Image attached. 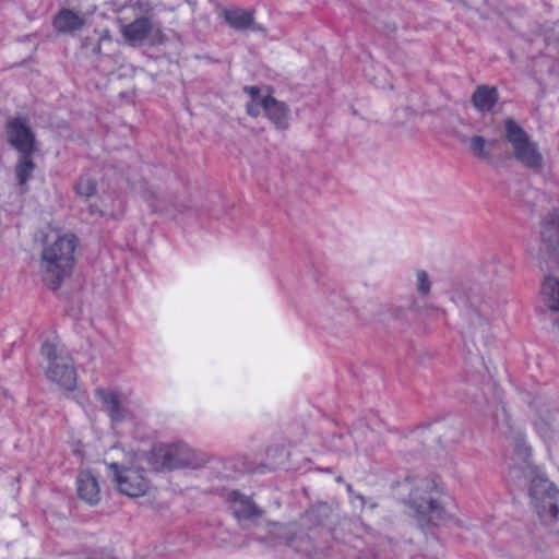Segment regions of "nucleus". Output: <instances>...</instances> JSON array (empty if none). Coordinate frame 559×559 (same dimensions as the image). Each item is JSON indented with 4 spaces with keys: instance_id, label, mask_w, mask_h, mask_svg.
Segmentation results:
<instances>
[{
    "instance_id": "obj_6",
    "label": "nucleus",
    "mask_w": 559,
    "mask_h": 559,
    "mask_svg": "<svg viewBox=\"0 0 559 559\" xmlns=\"http://www.w3.org/2000/svg\"><path fill=\"white\" fill-rule=\"evenodd\" d=\"M506 136L512 146L515 159L527 168L540 170L544 166V157L536 142L519 126L515 120L508 118L504 121Z\"/></svg>"
},
{
    "instance_id": "obj_14",
    "label": "nucleus",
    "mask_w": 559,
    "mask_h": 559,
    "mask_svg": "<svg viewBox=\"0 0 559 559\" xmlns=\"http://www.w3.org/2000/svg\"><path fill=\"white\" fill-rule=\"evenodd\" d=\"M243 92L248 94L249 100L246 104L247 114L251 117H258L265 112L270 103L274 98L267 86H245Z\"/></svg>"
},
{
    "instance_id": "obj_7",
    "label": "nucleus",
    "mask_w": 559,
    "mask_h": 559,
    "mask_svg": "<svg viewBox=\"0 0 559 559\" xmlns=\"http://www.w3.org/2000/svg\"><path fill=\"white\" fill-rule=\"evenodd\" d=\"M443 487L436 478L418 479L411 493L409 503L418 516H429V521L441 516L440 496Z\"/></svg>"
},
{
    "instance_id": "obj_31",
    "label": "nucleus",
    "mask_w": 559,
    "mask_h": 559,
    "mask_svg": "<svg viewBox=\"0 0 559 559\" xmlns=\"http://www.w3.org/2000/svg\"><path fill=\"white\" fill-rule=\"evenodd\" d=\"M358 499L364 502V497L359 496Z\"/></svg>"
},
{
    "instance_id": "obj_1",
    "label": "nucleus",
    "mask_w": 559,
    "mask_h": 559,
    "mask_svg": "<svg viewBox=\"0 0 559 559\" xmlns=\"http://www.w3.org/2000/svg\"><path fill=\"white\" fill-rule=\"evenodd\" d=\"M76 238L73 234H59L52 239L47 237L39 261V273L45 285L56 290L71 276L75 259Z\"/></svg>"
},
{
    "instance_id": "obj_30",
    "label": "nucleus",
    "mask_w": 559,
    "mask_h": 559,
    "mask_svg": "<svg viewBox=\"0 0 559 559\" xmlns=\"http://www.w3.org/2000/svg\"><path fill=\"white\" fill-rule=\"evenodd\" d=\"M340 439H345L346 442L352 441L353 437L352 435H346L344 437H340Z\"/></svg>"
},
{
    "instance_id": "obj_4",
    "label": "nucleus",
    "mask_w": 559,
    "mask_h": 559,
    "mask_svg": "<svg viewBox=\"0 0 559 559\" xmlns=\"http://www.w3.org/2000/svg\"><path fill=\"white\" fill-rule=\"evenodd\" d=\"M40 353L47 360L46 378L59 388L73 391L76 386V369L70 354L60 345L44 343Z\"/></svg>"
},
{
    "instance_id": "obj_2",
    "label": "nucleus",
    "mask_w": 559,
    "mask_h": 559,
    "mask_svg": "<svg viewBox=\"0 0 559 559\" xmlns=\"http://www.w3.org/2000/svg\"><path fill=\"white\" fill-rule=\"evenodd\" d=\"M147 464L155 472L197 469L202 467L206 455L182 440L157 442L146 454Z\"/></svg>"
},
{
    "instance_id": "obj_18",
    "label": "nucleus",
    "mask_w": 559,
    "mask_h": 559,
    "mask_svg": "<svg viewBox=\"0 0 559 559\" xmlns=\"http://www.w3.org/2000/svg\"><path fill=\"white\" fill-rule=\"evenodd\" d=\"M498 98V90L495 86L479 85L472 95V103L478 111L489 112L497 104Z\"/></svg>"
},
{
    "instance_id": "obj_19",
    "label": "nucleus",
    "mask_w": 559,
    "mask_h": 559,
    "mask_svg": "<svg viewBox=\"0 0 559 559\" xmlns=\"http://www.w3.org/2000/svg\"><path fill=\"white\" fill-rule=\"evenodd\" d=\"M264 116L278 130H286L289 126L290 110L284 102L276 98L272 99Z\"/></svg>"
},
{
    "instance_id": "obj_13",
    "label": "nucleus",
    "mask_w": 559,
    "mask_h": 559,
    "mask_svg": "<svg viewBox=\"0 0 559 559\" xmlns=\"http://www.w3.org/2000/svg\"><path fill=\"white\" fill-rule=\"evenodd\" d=\"M95 397L103 404L112 423H119L124 418V400L118 392L97 388L95 390Z\"/></svg>"
},
{
    "instance_id": "obj_22",
    "label": "nucleus",
    "mask_w": 559,
    "mask_h": 559,
    "mask_svg": "<svg viewBox=\"0 0 559 559\" xmlns=\"http://www.w3.org/2000/svg\"><path fill=\"white\" fill-rule=\"evenodd\" d=\"M540 294L549 309L559 310V281L557 278L547 276L542 285Z\"/></svg>"
},
{
    "instance_id": "obj_17",
    "label": "nucleus",
    "mask_w": 559,
    "mask_h": 559,
    "mask_svg": "<svg viewBox=\"0 0 559 559\" xmlns=\"http://www.w3.org/2000/svg\"><path fill=\"white\" fill-rule=\"evenodd\" d=\"M78 493L81 499L90 504L99 501V486L95 476L88 471H82L76 478Z\"/></svg>"
},
{
    "instance_id": "obj_25",
    "label": "nucleus",
    "mask_w": 559,
    "mask_h": 559,
    "mask_svg": "<svg viewBox=\"0 0 559 559\" xmlns=\"http://www.w3.org/2000/svg\"><path fill=\"white\" fill-rule=\"evenodd\" d=\"M493 142H487L483 136L475 135L469 141L471 152L478 158H489L490 157V146Z\"/></svg>"
},
{
    "instance_id": "obj_23",
    "label": "nucleus",
    "mask_w": 559,
    "mask_h": 559,
    "mask_svg": "<svg viewBox=\"0 0 559 559\" xmlns=\"http://www.w3.org/2000/svg\"><path fill=\"white\" fill-rule=\"evenodd\" d=\"M32 154H21L16 166H15V175L17 178L19 186L23 187V191L27 190L26 185L31 180L33 173L35 170V164L31 158Z\"/></svg>"
},
{
    "instance_id": "obj_27",
    "label": "nucleus",
    "mask_w": 559,
    "mask_h": 559,
    "mask_svg": "<svg viewBox=\"0 0 559 559\" xmlns=\"http://www.w3.org/2000/svg\"><path fill=\"white\" fill-rule=\"evenodd\" d=\"M76 193L81 197H92L96 193V182L88 175H83L80 177L76 186Z\"/></svg>"
},
{
    "instance_id": "obj_3",
    "label": "nucleus",
    "mask_w": 559,
    "mask_h": 559,
    "mask_svg": "<svg viewBox=\"0 0 559 559\" xmlns=\"http://www.w3.org/2000/svg\"><path fill=\"white\" fill-rule=\"evenodd\" d=\"M531 424L552 456H559V400L538 396L531 403Z\"/></svg>"
},
{
    "instance_id": "obj_20",
    "label": "nucleus",
    "mask_w": 559,
    "mask_h": 559,
    "mask_svg": "<svg viewBox=\"0 0 559 559\" xmlns=\"http://www.w3.org/2000/svg\"><path fill=\"white\" fill-rule=\"evenodd\" d=\"M151 27L152 25L147 17H140L124 25L122 27V35L130 43H140L146 38Z\"/></svg>"
},
{
    "instance_id": "obj_29",
    "label": "nucleus",
    "mask_w": 559,
    "mask_h": 559,
    "mask_svg": "<svg viewBox=\"0 0 559 559\" xmlns=\"http://www.w3.org/2000/svg\"><path fill=\"white\" fill-rule=\"evenodd\" d=\"M140 195L147 203L153 212H163L164 206L158 202V195L155 191L144 188L140 191Z\"/></svg>"
},
{
    "instance_id": "obj_28",
    "label": "nucleus",
    "mask_w": 559,
    "mask_h": 559,
    "mask_svg": "<svg viewBox=\"0 0 559 559\" xmlns=\"http://www.w3.org/2000/svg\"><path fill=\"white\" fill-rule=\"evenodd\" d=\"M416 276V289L418 294L423 297H426L430 294L431 290V281L428 273L424 270H417L415 273Z\"/></svg>"
},
{
    "instance_id": "obj_5",
    "label": "nucleus",
    "mask_w": 559,
    "mask_h": 559,
    "mask_svg": "<svg viewBox=\"0 0 559 559\" xmlns=\"http://www.w3.org/2000/svg\"><path fill=\"white\" fill-rule=\"evenodd\" d=\"M530 496L539 518L551 534L559 540V491L545 478L533 479Z\"/></svg>"
},
{
    "instance_id": "obj_10",
    "label": "nucleus",
    "mask_w": 559,
    "mask_h": 559,
    "mask_svg": "<svg viewBox=\"0 0 559 559\" xmlns=\"http://www.w3.org/2000/svg\"><path fill=\"white\" fill-rule=\"evenodd\" d=\"M532 448L524 437L514 440L512 454L506 459L509 468L507 479L516 481L526 478L532 472L531 465Z\"/></svg>"
},
{
    "instance_id": "obj_15",
    "label": "nucleus",
    "mask_w": 559,
    "mask_h": 559,
    "mask_svg": "<svg viewBox=\"0 0 559 559\" xmlns=\"http://www.w3.org/2000/svg\"><path fill=\"white\" fill-rule=\"evenodd\" d=\"M542 240L545 249L559 259V210L550 212L543 225Z\"/></svg>"
},
{
    "instance_id": "obj_21",
    "label": "nucleus",
    "mask_w": 559,
    "mask_h": 559,
    "mask_svg": "<svg viewBox=\"0 0 559 559\" xmlns=\"http://www.w3.org/2000/svg\"><path fill=\"white\" fill-rule=\"evenodd\" d=\"M227 24L235 29H246L253 22V12L241 8H231L223 11Z\"/></svg>"
},
{
    "instance_id": "obj_16",
    "label": "nucleus",
    "mask_w": 559,
    "mask_h": 559,
    "mask_svg": "<svg viewBox=\"0 0 559 559\" xmlns=\"http://www.w3.org/2000/svg\"><path fill=\"white\" fill-rule=\"evenodd\" d=\"M52 25L58 33L72 34L85 25V20L70 9H61L53 17Z\"/></svg>"
},
{
    "instance_id": "obj_8",
    "label": "nucleus",
    "mask_w": 559,
    "mask_h": 559,
    "mask_svg": "<svg viewBox=\"0 0 559 559\" xmlns=\"http://www.w3.org/2000/svg\"><path fill=\"white\" fill-rule=\"evenodd\" d=\"M451 299L462 308L464 317L471 326L480 333L486 331L489 321L499 311L497 302L475 293L469 294L466 298H456L454 295H451Z\"/></svg>"
},
{
    "instance_id": "obj_12",
    "label": "nucleus",
    "mask_w": 559,
    "mask_h": 559,
    "mask_svg": "<svg viewBox=\"0 0 559 559\" xmlns=\"http://www.w3.org/2000/svg\"><path fill=\"white\" fill-rule=\"evenodd\" d=\"M227 502L238 521L253 520L262 515V510L254 504L252 499L238 491L229 492Z\"/></svg>"
},
{
    "instance_id": "obj_26",
    "label": "nucleus",
    "mask_w": 559,
    "mask_h": 559,
    "mask_svg": "<svg viewBox=\"0 0 559 559\" xmlns=\"http://www.w3.org/2000/svg\"><path fill=\"white\" fill-rule=\"evenodd\" d=\"M287 544L301 555L309 556L313 550V544L306 535L294 536L288 539Z\"/></svg>"
},
{
    "instance_id": "obj_11",
    "label": "nucleus",
    "mask_w": 559,
    "mask_h": 559,
    "mask_svg": "<svg viewBox=\"0 0 559 559\" xmlns=\"http://www.w3.org/2000/svg\"><path fill=\"white\" fill-rule=\"evenodd\" d=\"M8 140L21 154H33L35 151L34 133L24 119L15 118L8 123Z\"/></svg>"
},
{
    "instance_id": "obj_9",
    "label": "nucleus",
    "mask_w": 559,
    "mask_h": 559,
    "mask_svg": "<svg viewBox=\"0 0 559 559\" xmlns=\"http://www.w3.org/2000/svg\"><path fill=\"white\" fill-rule=\"evenodd\" d=\"M109 468L112 471L114 480L122 495L138 498L146 495L150 490L151 483L145 477L143 469L119 465L118 463L109 464Z\"/></svg>"
},
{
    "instance_id": "obj_24",
    "label": "nucleus",
    "mask_w": 559,
    "mask_h": 559,
    "mask_svg": "<svg viewBox=\"0 0 559 559\" xmlns=\"http://www.w3.org/2000/svg\"><path fill=\"white\" fill-rule=\"evenodd\" d=\"M490 415L497 424L509 425V414L502 401L500 390L495 391V400L490 404Z\"/></svg>"
}]
</instances>
